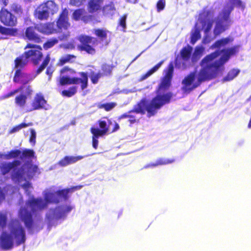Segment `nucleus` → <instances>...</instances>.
<instances>
[{"label":"nucleus","mask_w":251,"mask_h":251,"mask_svg":"<svg viewBox=\"0 0 251 251\" xmlns=\"http://www.w3.org/2000/svg\"><path fill=\"white\" fill-rule=\"evenodd\" d=\"M238 46L224 49L221 51L216 50L206 55L200 62L201 67L197 74V71L190 73L182 81V90L189 94L201 85L202 82L216 78L224 69V65L231 56L238 52Z\"/></svg>","instance_id":"obj_1"},{"label":"nucleus","mask_w":251,"mask_h":251,"mask_svg":"<svg viewBox=\"0 0 251 251\" xmlns=\"http://www.w3.org/2000/svg\"><path fill=\"white\" fill-rule=\"evenodd\" d=\"M174 71V63L171 62L164 70V75L155 90L156 96L150 101L145 99H142L132 109L118 117V120L120 121L123 119L128 118L130 114L132 113L143 115L146 111L147 112V116L151 117L154 116L163 106L169 103L173 98V94L171 92H165L171 86Z\"/></svg>","instance_id":"obj_2"},{"label":"nucleus","mask_w":251,"mask_h":251,"mask_svg":"<svg viewBox=\"0 0 251 251\" xmlns=\"http://www.w3.org/2000/svg\"><path fill=\"white\" fill-rule=\"evenodd\" d=\"M71 193L69 188L57 191L55 193H50L45 200L43 198L32 197L25 202V206L20 208L18 216L24 223L28 230H31L35 226L33 216H36L39 212L42 211L48 206L49 203H58L61 200L67 201Z\"/></svg>","instance_id":"obj_3"},{"label":"nucleus","mask_w":251,"mask_h":251,"mask_svg":"<svg viewBox=\"0 0 251 251\" xmlns=\"http://www.w3.org/2000/svg\"><path fill=\"white\" fill-rule=\"evenodd\" d=\"M8 228L10 234L3 231L0 236V247L5 250H11L13 247L12 236L16 239L17 246L25 243L26 240L25 231L18 220H11Z\"/></svg>","instance_id":"obj_4"},{"label":"nucleus","mask_w":251,"mask_h":251,"mask_svg":"<svg viewBox=\"0 0 251 251\" xmlns=\"http://www.w3.org/2000/svg\"><path fill=\"white\" fill-rule=\"evenodd\" d=\"M109 31L104 28H96L94 30V33L100 39L89 35L81 34L79 35L77 39L80 42L77 49L80 51H85L87 53L93 55L96 52L94 47L98 44L99 42H103L105 45L109 44L107 41V33Z\"/></svg>","instance_id":"obj_5"},{"label":"nucleus","mask_w":251,"mask_h":251,"mask_svg":"<svg viewBox=\"0 0 251 251\" xmlns=\"http://www.w3.org/2000/svg\"><path fill=\"white\" fill-rule=\"evenodd\" d=\"M229 0L232 3V5L227 9H224L219 14L216 20V25L213 30L215 37L219 36L222 33L228 29L231 23L230 15L234 9V6L242 10L245 8V4L241 0Z\"/></svg>","instance_id":"obj_6"},{"label":"nucleus","mask_w":251,"mask_h":251,"mask_svg":"<svg viewBox=\"0 0 251 251\" xmlns=\"http://www.w3.org/2000/svg\"><path fill=\"white\" fill-rule=\"evenodd\" d=\"M54 31L53 23L35 24L26 28L24 37L25 39L39 44L42 42V37L37 32L45 35H50L53 33Z\"/></svg>","instance_id":"obj_7"},{"label":"nucleus","mask_w":251,"mask_h":251,"mask_svg":"<svg viewBox=\"0 0 251 251\" xmlns=\"http://www.w3.org/2000/svg\"><path fill=\"white\" fill-rule=\"evenodd\" d=\"M27 64L26 60H23L22 57H17L14 60V68L16 69L13 81L16 83H21L23 85L27 84L35 77H31L30 75L25 72L23 70Z\"/></svg>","instance_id":"obj_8"},{"label":"nucleus","mask_w":251,"mask_h":251,"mask_svg":"<svg viewBox=\"0 0 251 251\" xmlns=\"http://www.w3.org/2000/svg\"><path fill=\"white\" fill-rule=\"evenodd\" d=\"M24 49L29 50L25 51L19 57H22L23 60H26L27 63L30 60L34 65H38L43 57L42 47L36 44L27 43Z\"/></svg>","instance_id":"obj_9"},{"label":"nucleus","mask_w":251,"mask_h":251,"mask_svg":"<svg viewBox=\"0 0 251 251\" xmlns=\"http://www.w3.org/2000/svg\"><path fill=\"white\" fill-rule=\"evenodd\" d=\"M58 5L52 0H48L41 4L35 12L36 18L40 20H47L50 14L53 15L58 11Z\"/></svg>","instance_id":"obj_10"},{"label":"nucleus","mask_w":251,"mask_h":251,"mask_svg":"<svg viewBox=\"0 0 251 251\" xmlns=\"http://www.w3.org/2000/svg\"><path fill=\"white\" fill-rule=\"evenodd\" d=\"M98 123L100 128L93 126L91 127L90 130H93L102 136L109 131L110 126L112 125L114 126L110 131V133L116 132L120 129V126L116 121L106 117H103L101 120H99Z\"/></svg>","instance_id":"obj_11"},{"label":"nucleus","mask_w":251,"mask_h":251,"mask_svg":"<svg viewBox=\"0 0 251 251\" xmlns=\"http://www.w3.org/2000/svg\"><path fill=\"white\" fill-rule=\"evenodd\" d=\"M214 15V9L206 10L205 8L203 9L201 13L200 14L201 19L200 21L201 24V27L204 33L206 35L203 39L204 42L205 43H208L211 41V39L208 37L207 34L211 30L213 25V21L212 20L209 19L206 20V19L207 18H212Z\"/></svg>","instance_id":"obj_12"},{"label":"nucleus","mask_w":251,"mask_h":251,"mask_svg":"<svg viewBox=\"0 0 251 251\" xmlns=\"http://www.w3.org/2000/svg\"><path fill=\"white\" fill-rule=\"evenodd\" d=\"M80 78L77 77H70L68 76H62L60 78L59 84L63 86L70 84H80V88L82 90L86 89L88 86V76L87 73L84 72L78 73Z\"/></svg>","instance_id":"obj_13"},{"label":"nucleus","mask_w":251,"mask_h":251,"mask_svg":"<svg viewBox=\"0 0 251 251\" xmlns=\"http://www.w3.org/2000/svg\"><path fill=\"white\" fill-rule=\"evenodd\" d=\"M114 66L113 64L103 63L101 66V72H95L92 70L90 72L89 77L91 82L96 84L98 83L99 79L102 76H109L111 75Z\"/></svg>","instance_id":"obj_14"},{"label":"nucleus","mask_w":251,"mask_h":251,"mask_svg":"<svg viewBox=\"0 0 251 251\" xmlns=\"http://www.w3.org/2000/svg\"><path fill=\"white\" fill-rule=\"evenodd\" d=\"M0 21L7 26H15L17 24V17L6 9L2 8L0 11Z\"/></svg>","instance_id":"obj_15"},{"label":"nucleus","mask_w":251,"mask_h":251,"mask_svg":"<svg viewBox=\"0 0 251 251\" xmlns=\"http://www.w3.org/2000/svg\"><path fill=\"white\" fill-rule=\"evenodd\" d=\"M47 101L41 93H37L30 103L31 109L29 111L40 109H47Z\"/></svg>","instance_id":"obj_16"},{"label":"nucleus","mask_w":251,"mask_h":251,"mask_svg":"<svg viewBox=\"0 0 251 251\" xmlns=\"http://www.w3.org/2000/svg\"><path fill=\"white\" fill-rule=\"evenodd\" d=\"M56 25L59 29H67L70 26L69 11L66 8L62 9L56 20Z\"/></svg>","instance_id":"obj_17"},{"label":"nucleus","mask_w":251,"mask_h":251,"mask_svg":"<svg viewBox=\"0 0 251 251\" xmlns=\"http://www.w3.org/2000/svg\"><path fill=\"white\" fill-rule=\"evenodd\" d=\"M73 207L70 205H61L56 207L52 211V220H58L64 219L66 217L67 214L70 212Z\"/></svg>","instance_id":"obj_18"},{"label":"nucleus","mask_w":251,"mask_h":251,"mask_svg":"<svg viewBox=\"0 0 251 251\" xmlns=\"http://www.w3.org/2000/svg\"><path fill=\"white\" fill-rule=\"evenodd\" d=\"M32 90L30 85L27 86L26 88V94H21L15 97V103L20 108H24L26 104L27 96H30L32 94Z\"/></svg>","instance_id":"obj_19"},{"label":"nucleus","mask_w":251,"mask_h":251,"mask_svg":"<svg viewBox=\"0 0 251 251\" xmlns=\"http://www.w3.org/2000/svg\"><path fill=\"white\" fill-rule=\"evenodd\" d=\"M21 161L19 160H14L11 162H3L0 165V171L2 175L8 174L13 168L20 165Z\"/></svg>","instance_id":"obj_20"},{"label":"nucleus","mask_w":251,"mask_h":251,"mask_svg":"<svg viewBox=\"0 0 251 251\" xmlns=\"http://www.w3.org/2000/svg\"><path fill=\"white\" fill-rule=\"evenodd\" d=\"M25 174V171L23 167L19 168L15 167L13 168L11 178L15 182H20L23 179Z\"/></svg>","instance_id":"obj_21"},{"label":"nucleus","mask_w":251,"mask_h":251,"mask_svg":"<svg viewBox=\"0 0 251 251\" xmlns=\"http://www.w3.org/2000/svg\"><path fill=\"white\" fill-rule=\"evenodd\" d=\"M102 0H89L87 4V9L89 13H94L101 9Z\"/></svg>","instance_id":"obj_22"},{"label":"nucleus","mask_w":251,"mask_h":251,"mask_svg":"<svg viewBox=\"0 0 251 251\" xmlns=\"http://www.w3.org/2000/svg\"><path fill=\"white\" fill-rule=\"evenodd\" d=\"M102 14L105 16H112L116 10L115 4L113 1H110L101 7Z\"/></svg>","instance_id":"obj_23"},{"label":"nucleus","mask_w":251,"mask_h":251,"mask_svg":"<svg viewBox=\"0 0 251 251\" xmlns=\"http://www.w3.org/2000/svg\"><path fill=\"white\" fill-rule=\"evenodd\" d=\"M76 56L74 54H66L61 56L58 60L57 65L62 66L67 63H73L75 62Z\"/></svg>","instance_id":"obj_24"},{"label":"nucleus","mask_w":251,"mask_h":251,"mask_svg":"<svg viewBox=\"0 0 251 251\" xmlns=\"http://www.w3.org/2000/svg\"><path fill=\"white\" fill-rule=\"evenodd\" d=\"M232 40H230L229 37H226L222 38L216 41L214 43H213L211 46V48L212 49H216V48H220L222 47H224L228 44L230 41Z\"/></svg>","instance_id":"obj_25"},{"label":"nucleus","mask_w":251,"mask_h":251,"mask_svg":"<svg viewBox=\"0 0 251 251\" xmlns=\"http://www.w3.org/2000/svg\"><path fill=\"white\" fill-rule=\"evenodd\" d=\"M35 157V152L32 149H25L21 151V154L20 156L21 160H23L26 159H30Z\"/></svg>","instance_id":"obj_26"},{"label":"nucleus","mask_w":251,"mask_h":251,"mask_svg":"<svg viewBox=\"0 0 251 251\" xmlns=\"http://www.w3.org/2000/svg\"><path fill=\"white\" fill-rule=\"evenodd\" d=\"M197 24L195 25L194 31L191 33L190 43L194 45L201 38V29L197 27Z\"/></svg>","instance_id":"obj_27"},{"label":"nucleus","mask_w":251,"mask_h":251,"mask_svg":"<svg viewBox=\"0 0 251 251\" xmlns=\"http://www.w3.org/2000/svg\"><path fill=\"white\" fill-rule=\"evenodd\" d=\"M175 161L174 158L165 159L164 158H159L155 163H151L149 165V167H154L159 165H165L169 164H171Z\"/></svg>","instance_id":"obj_28"},{"label":"nucleus","mask_w":251,"mask_h":251,"mask_svg":"<svg viewBox=\"0 0 251 251\" xmlns=\"http://www.w3.org/2000/svg\"><path fill=\"white\" fill-rule=\"evenodd\" d=\"M192 48L190 46L183 47L180 50V55L182 59L188 61L191 57Z\"/></svg>","instance_id":"obj_29"},{"label":"nucleus","mask_w":251,"mask_h":251,"mask_svg":"<svg viewBox=\"0 0 251 251\" xmlns=\"http://www.w3.org/2000/svg\"><path fill=\"white\" fill-rule=\"evenodd\" d=\"M17 29L13 28H7L0 25V33L5 35L14 36L17 33Z\"/></svg>","instance_id":"obj_30"},{"label":"nucleus","mask_w":251,"mask_h":251,"mask_svg":"<svg viewBox=\"0 0 251 251\" xmlns=\"http://www.w3.org/2000/svg\"><path fill=\"white\" fill-rule=\"evenodd\" d=\"M50 61V57L48 54L46 55L41 64L39 66L36 71V75L40 74L48 65Z\"/></svg>","instance_id":"obj_31"},{"label":"nucleus","mask_w":251,"mask_h":251,"mask_svg":"<svg viewBox=\"0 0 251 251\" xmlns=\"http://www.w3.org/2000/svg\"><path fill=\"white\" fill-rule=\"evenodd\" d=\"M77 92V87L73 86L70 87L68 90H64L61 92V95L63 97H71L73 96Z\"/></svg>","instance_id":"obj_32"},{"label":"nucleus","mask_w":251,"mask_h":251,"mask_svg":"<svg viewBox=\"0 0 251 251\" xmlns=\"http://www.w3.org/2000/svg\"><path fill=\"white\" fill-rule=\"evenodd\" d=\"M21 154V151L20 150H12L9 151L5 155V158L6 159H10L12 158H17L20 157Z\"/></svg>","instance_id":"obj_33"},{"label":"nucleus","mask_w":251,"mask_h":251,"mask_svg":"<svg viewBox=\"0 0 251 251\" xmlns=\"http://www.w3.org/2000/svg\"><path fill=\"white\" fill-rule=\"evenodd\" d=\"M32 123L31 122L28 123H22L18 125H17L13 127H12L9 131V133L11 134L13 133L19 131L22 128L26 127L29 126H32Z\"/></svg>","instance_id":"obj_34"},{"label":"nucleus","mask_w":251,"mask_h":251,"mask_svg":"<svg viewBox=\"0 0 251 251\" xmlns=\"http://www.w3.org/2000/svg\"><path fill=\"white\" fill-rule=\"evenodd\" d=\"M239 72V70L233 69L227 73V75L224 78V80L226 81L232 80L237 76Z\"/></svg>","instance_id":"obj_35"},{"label":"nucleus","mask_w":251,"mask_h":251,"mask_svg":"<svg viewBox=\"0 0 251 251\" xmlns=\"http://www.w3.org/2000/svg\"><path fill=\"white\" fill-rule=\"evenodd\" d=\"M58 42V39L56 38H52L48 39L43 45V48L45 50H47L53 47Z\"/></svg>","instance_id":"obj_36"},{"label":"nucleus","mask_w":251,"mask_h":251,"mask_svg":"<svg viewBox=\"0 0 251 251\" xmlns=\"http://www.w3.org/2000/svg\"><path fill=\"white\" fill-rule=\"evenodd\" d=\"M117 105V103L115 102H111L102 104H100L98 107L100 109H103L106 111H109L113 109Z\"/></svg>","instance_id":"obj_37"},{"label":"nucleus","mask_w":251,"mask_h":251,"mask_svg":"<svg viewBox=\"0 0 251 251\" xmlns=\"http://www.w3.org/2000/svg\"><path fill=\"white\" fill-rule=\"evenodd\" d=\"M127 15L124 14L118 20V25L122 27V30L123 32H126V20L127 19Z\"/></svg>","instance_id":"obj_38"},{"label":"nucleus","mask_w":251,"mask_h":251,"mask_svg":"<svg viewBox=\"0 0 251 251\" xmlns=\"http://www.w3.org/2000/svg\"><path fill=\"white\" fill-rule=\"evenodd\" d=\"M90 132L92 134V146L96 150L98 149L99 144L98 138L99 137H101L102 136L93 130H90Z\"/></svg>","instance_id":"obj_39"},{"label":"nucleus","mask_w":251,"mask_h":251,"mask_svg":"<svg viewBox=\"0 0 251 251\" xmlns=\"http://www.w3.org/2000/svg\"><path fill=\"white\" fill-rule=\"evenodd\" d=\"M7 222V215L6 213L0 212V227L3 229L6 226Z\"/></svg>","instance_id":"obj_40"},{"label":"nucleus","mask_w":251,"mask_h":251,"mask_svg":"<svg viewBox=\"0 0 251 251\" xmlns=\"http://www.w3.org/2000/svg\"><path fill=\"white\" fill-rule=\"evenodd\" d=\"M84 10L83 9H78L75 10L73 14V18L75 21H78L81 19Z\"/></svg>","instance_id":"obj_41"},{"label":"nucleus","mask_w":251,"mask_h":251,"mask_svg":"<svg viewBox=\"0 0 251 251\" xmlns=\"http://www.w3.org/2000/svg\"><path fill=\"white\" fill-rule=\"evenodd\" d=\"M23 88H24V86H21L18 89L13 90V91H11V92H9L8 93L6 94L3 95L1 97V99H7V98H9L10 97H12V96H14L15 94H16L18 92H19V91H21L23 90Z\"/></svg>","instance_id":"obj_42"},{"label":"nucleus","mask_w":251,"mask_h":251,"mask_svg":"<svg viewBox=\"0 0 251 251\" xmlns=\"http://www.w3.org/2000/svg\"><path fill=\"white\" fill-rule=\"evenodd\" d=\"M166 6L165 0H158L156 3V10L159 12L164 9Z\"/></svg>","instance_id":"obj_43"},{"label":"nucleus","mask_w":251,"mask_h":251,"mask_svg":"<svg viewBox=\"0 0 251 251\" xmlns=\"http://www.w3.org/2000/svg\"><path fill=\"white\" fill-rule=\"evenodd\" d=\"M128 118V122L129 123V126H132L133 125L138 124L139 123V119L137 118L135 116L130 114Z\"/></svg>","instance_id":"obj_44"},{"label":"nucleus","mask_w":251,"mask_h":251,"mask_svg":"<svg viewBox=\"0 0 251 251\" xmlns=\"http://www.w3.org/2000/svg\"><path fill=\"white\" fill-rule=\"evenodd\" d=\"M11 10L16 14L21 15L23 14V11L22 7L16 4H13L11 6Z\"/></svg>","instance_id":"obj_45"},{"label":"nucleus","mask_w":251,"mask_h":251,"mask_svg":"<svg viewBox=\"0 0 251 251\" xmlns=\"http://www.w3.org/2000/svg\"><path fill=\"white\" fill-rule=\"evenodd\" d=\"M30 135L29 137V141L33 146H34L36 143V132L33 128L30 129Z\"/></svg>","instance_id":"obj_46"},{"label":"nucleus","mask_w":251,"mask_h":251,"mask_svg":"<svg viewBox=\"0 0 251 251\" xmlns=\"http://www.w3.org/2000/svg\"><path fill=\"white\" fill-rule=\"evenodd\" d=\"M84 157H85L84 156H82V155H78V156H68L69 163L70 164L76 162L78 160H80L83 159Z\"/></svg>","instance_id":"obj_47"},{"label":"nucleus","mask_w":251,"mask_h":251,"mask_svg":"<svg viewBox=\"0 0 251 251\" xmlns=\"http://www.w3.org/2000/svg\"><path fill=\"white\" fill-rule=\"evenodd\" d=\"M58 165L61 167H65L70 165L68 156H65L64 157L60 160L58 163Z\"/></svg>","instance_id":"obj_48"},{"label":"nucleus","mask_w":251,"mask_h":251,"mask_svg":"<svg viewBox=\"0 0 251 251\" xmlns=\"http://www.w3.org/2000/svg\"><path fill=\"white\" fill-rule=\"evenodd\" d=\"M155 72V71L152 67L150 70H149L146 74L142 75L140 80H143L144 79H146Z\"/></svg>","instance_id":"obj_49"},{"label":"nucleus","mask_w":251,"mask_h":251,"mask_svg":"<svg viewBox=\"0 0 251 251\" xmlns=\"http://www.w3.org/2000/svg\"><path fill=\"white\" fill-rule=\"evenodd\" d=\"M203 52V49L201 48H196L195 50V52L193 54V58L196 57L199 59L202 55Z\"/></svg>","instance_id":"obj_50"},{"label":"nucleus","mask_w":251,"mask_h":251,"mask_svg":"<svg viewBox=\"0 0 251 251\" xmlns=\"http://www.w3.org/2000/svg\"><path fill=\"white\" fill-rule=\"evenodd\" d=\"M85 0H70V3L72 5L79 6L81 5Z\"/></svg>","instance_id":"obj_51"},{"label":"nucleus","mask_w":251,"mask_h":251,"mask_svg":"<svg viewBox=\"0 0 251 251\" xmlns=\"http://www.w3.org/2000/svg\"><path fill=\"white\" fill-rule=\"evenodd\" d=\"M68 72H70L72 74L75 73V70L69 68L68 66H65V67H63L60 71V73L61 74H65Z\"/></svg>","instance_id":"obj_52"},{"label":"nucleus","mask_w":251,"mask_h":251,"mask_svg":"<svg viewBox=\"0 0 251 251\" xmlns=\"http://www.w3.org/2000/svg\"><path fill=\"white\" fill-rule=\"evenodd\" d=\"M53 71V69L51 66L47 67L46 71V74L49 76V79H50Z\"/></svg>","instance_id":"obj_53"},{"label":"nucleus","mask_w":251,"mask_h":251,"mask_svg":"<svg viewBox=\"0 0 251 251\" xmlns=\"http://www.w3.org/2000/svg\"><path fill=\"white\" fill-rule=\"evenodd\" d=\"M92 16L89 15H83L81 17V20L84 23H87L91 20Z\"/></svg>","instance_id":"obj_54"},{"label":"nucleus","mask_w":251,"mask_h":251,"mask_svg":"<svg viewBox=\"0 0 251 251\" xmlns=\"http://www.w3.org/2000/svg\"><path fill=\"white\" fill-rule=\"evenodd\" d=\"M82 187V185H77L75 186H73L71 188H69V189L70 191V193H72L76 190L80 189Z\"/></svg>","instance_id":"obj_55"},{"label":"nucleus","mask_w":251,"mask_h":251,"mask_svg":"<svg viewBox=\"0 0 251 251\" xmlns=\"http://www.w3.org/2000/svg\"><path fill=\"white\" fill-rule=\"evenodd\" d=\"M5 198V194L2 190L0 188V203L3 201Z\"/></svg>","instance_id":"obj_56"},{"label":"nucleus","mask_w":251,"mask_h":251,"mask_svg":"<svg viewBox=\"0 0 251 251\" xmlns=\"http://www.w3.org/2000/svg\"><path fill=\"white\" fill-rule=\"evenodd\" d=\"M163 63V61H161L159 63H158L156 65H155L154 67H153V68L155 70V72H156L158 69L161 67L162 64Z\"/></svg>","instance_id":"obj_57"},{"label":"nucleus","mask_w":251,"mask_h":251,"mask_svg":"<svg viewBox=\"0 0 251 251\" xmlns=\"http://www.w3.org/2000/svg\"><path fill=\"white\" fill-rule=\"evenodd\" d=\"M30 168L32 169V171L33 173H35L38 170V167L35 165H31Z\"/></svg>","instance_id":"obj_58"},{"label":"nucleus","mask_w":251,"mask_h":251,"mask_svg":"<svg viewBox=\"0 0 251 251\" xmlns=\"http://www.w3.org/2000/svg\"><path fill=\"white\" fill-rule=\"evenodd\" d=\"M139 0H126V1L131 3H136Z\"/></svg>","instance_id":"obj_59"},{"label":"nucleus","mask_w":251,"mask_h":251,"mask_svg":"<svg viewBox=\"0 0 251 251\" xmlns=\"http://www.w3.org/2000/svg\"><path fill=\"white\" fill-rule=\"evenodd\" d=\"M248 101H251V95L250 96V97L248 99Z\"/></svg>","instance_id":"obj_60"},{"label":"nucleus","mask_w":251,"mask_h":251,"mask_svg":"<svg viewBox=\"0 0 251 251\" xmlns=\"http://www.w3.org/2000/svg\"><path fill=\"white\" fill-rule=\"evenodd\" d=\"M23 186L25 188H26V184H24Z\"/></svg>","instance_id":"obj_61"}]
</instances>
